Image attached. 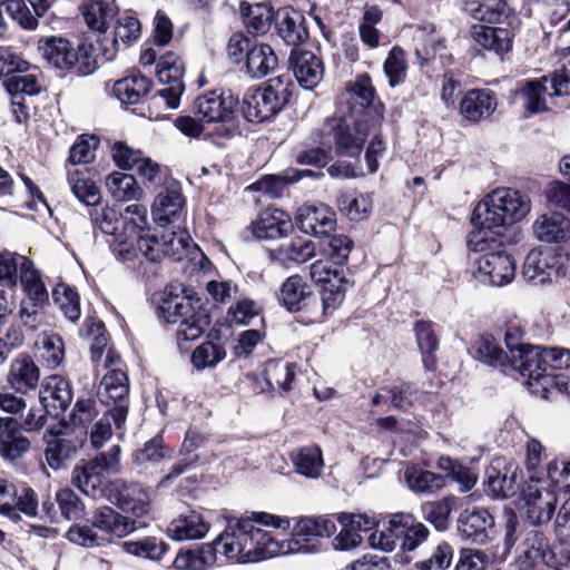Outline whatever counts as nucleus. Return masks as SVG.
I'll list each match as a JSON object with an SVG mask.
<instances>
[{
	"mask_svg": "<svg viewBox=\"0 0 570 570\" xmlns=\"http://www.w3.org/2000/svg\"><path fill=\"white\" fill-rule=\"evenodd\" d=\"M291 519L267 512H247L240 518H228L216 538L222 554L237 563L257 562L284 553V547L262 527L288 530Z\"/></svg>",
	"mask_w": 570,
	"mask_h": 570,
	"instance_id": "obj_1",
	"label": "nucleus"
},
{
	"mask_svg": "<svg viewBox=\"0 0 570 570\" xmlns=\"http://www.w3.org/2000/svg\"><path fill=\"white\" fill-rule=\"evenodd\" d=\"M462 9L473 19L488 24H473L470 28L471 38L488 51L502 56L512 49L513 29L518 17L503 0H466Z\"/></svg>",
	"mask_w": 570,
	"mask_h": 570,
	"instance_id": "obj_2",
	"label": "nucleus"
},
{
	"mask_svg": "<svg viewBox=\"0 0 570 570\" xmlns=\"http://www.w3.org/2000/svg\"><path fill=\"white\" fill-rule=\"evenodd\" d=\"M529 212L530 200L527 196L512 188H498L475 206L471 222L475 227L492 229L517 223Z\"/></svg>",
	"mask_w": 570,
	"mask_h": 570,
	"instance_id": "obj_3",
	"label": "nucleus"
},
{
	"mask_svg": "<svg viewBox=\"0 0 570 570\" xmlns=\"http://www.w3.org/2000/svg\"><path fill=\"white\" fill-rule=\"evenodd\" d=\"M159 309L167 323L178 324L176 337L179 345L199 338L209 325L207 311L199 299L190 296L165 293Z\"/></svg>",
	"mask_w": 570,
	"mask_h": 570,
	"instance_id": "obj_4",
	"label": "nucleus"
},
{
	"mask_svg": "<svg viewBox=\"0 0 570 570\" xmlns=\"http://www.w3.org/2000/svg\"><path fill=\"white\" fill-rule=\"evenodd\" d=\"M120 451L119 445H112L108 451L101 452L92 459L81 460L72 469V485L94 500L106 498L105 474L120 471Z\"/></svg>",
	"mask_w": 570,
	"mask_h": 570,
	"instance_id": "obj_5",
	"label": "nucleus"
},
{
	"mask_svg": "<svg viewBox=\"0 0 570 570\" xmlns=\"http://www.w3.org/2000/svg\"><path fill=\"white\" fill-rule=\"evenodd\" d=\"M379 127V125H370L362 117L347 115L327 118L322 134L332 138L338 156L357 157L368 135Z\"/></svg>",
	"mask_w": 570,
	"mask_h": 570,
	"instance_id": "obj_6",
	"label": "nucleus"
},
{
	"mask_svg": "<svg viewBox=\"0 0 570 570\" xmlns=\"http://www.w3.org/2000/svg\"><path fill=\"white\" fill-rule=\"evenodd\" d=\"M429 529L421 522L415 520L410 514H394L389 521V527L380 531V533H372L370 537L371 543L385 551H392L395 547V540L401 539V547L404 552L414 551L428 538Z\"/></svg>",
	"mask_w": 570,
	"mask_h": 570,
	"instance_id": "obj_7",
	"label": "nucleus"
},
{
	"mask_svg": "<svg viewBox=\"0 0 570 570\" xmlns=\"http://www.w3.org/2000/svg\"><path fill=\"white\" fill-rule=\"evenodd\" d=\"M89 217L95 228L112 237L110 247L118 261L132 262L140 256V248L132 245L122 227L121 212L114 207L96 205L89 209Z\"/></svg>",
	"mask_w": 570,
	"mask_h": 570,
	"instance_id": "obj_8",
	"label": "nucleus"
},
{
	"mask_svg": "<svg viewBox=\"0 0 570 570\" xmlns=\"http://www.w3.org/2000/svg\"><path fill=\"white\" fill-rule=\"evenodd\" d=\"M570 94V60L557 69L552 77H542L538 80L525 82L518 95L522 106L530 114L547 110L546 96H563Z\"/></svg>",
	"mask_w": 570,
	"mask_h": 570,
	"instance_id": "obj_9",
	"label": "nucleus"
},
{
	"mask_svg": "<svg viewBox=\"0 0 570 570\" xmlns=\"http://www.w3.org/2000/svg\"><path fill=\"white\" fill-rule=\"evenodd\" d=\"M289 92L279 78L269 80L264 88L246 94L243 115L252 122H262L275 116L288 101Z\"/></svg>",
	"mask_w": 570,
	"mask_h": 570,
	"instance_id": "obj_10",
	"label": "nucleus"
},
{
	"mask_svg": "<svg viewBox=\"0 0 570 570\" xmlns=\"http://www.w3.org/2000/svg\"><path fill=\"white\" fill-rule=\"evenodd\" d=\"M277 299L291 313H304L311 323L322 322L318 297L301 275L287 277Z\"/></svg>",
	"mask_w": 570,
	"mask_h": 570,
	"instance_id": "obj_11",
	"label": "nucleus"
},
{
	"mask_svg": "<svg viewBox=\"0 0 570 570\" xmlns=\"http://www.w3.org/2000/svg\"><path fill=\"white\" fill-rule=\"evenodd\" d=\"M128 394L129 379L125 371L111 368L102 376L97 396L102 404L112 406L109 409V414L116 429L125 425L128 414Z\"/></svg>",
	"mask_w": 570,
	"mask_h": 570,
	"instance_id": "obj_12",
	"label": "nucleus"
},
{
	"mask_svg": "<svg viewBox=\"0 0 570 570\" xmlns=\"http://www.w3.org/2000/svg\"><path fill=\"white\" fill-rule=\"evenodd\" d=\"M374 98L375 89L367 73L356 76L353 82L346 85L348 115L362 117L370 125L381 126L383 114Z\"/></svg>",
	"mask_w": 570,
	"mask_h": 570,
	"instance_id": "obj_13",
	"label": "nucleus"
},
{
	"mask_svg": "<svg viewBox=\"0 0 570 570\" xmlns=\"http://www.w3.org/2000/svg\"><path fill=\"white\" fill-rule=\"evenodd\" d=\"M177 229L163 234L160 240L154 235L142 239V244L137 245L140 248V255L150 262H158L165 256L180 261L188 252L193 240L185 228L179 226Z\"/></svg>",
	"mask_w": 570,
	"mask_h": 570,
	"instance_id": "obj_14",
	"label": "nucleus"
},
{
	"mask_svg": "<svg viewBox=\"0 0 570 570\" xmlns=\"http://www.w3.org/2000/svg\"><path fill=\"white\" fill-rule=\"evenodd\" d=\"M184 71L185 63L177 53L169 51L160 56L156 75L159 82L165 87L158 94L171 109L179 106L180 97L185 90Z\"/></svg>",
	"mask_w": 570,
	"mask_h": 570,
	"instance_id": "obj_15",
	"label": "nucleus"
},
{
	"mask_svg": "<svg viewBox=\"0 0 570 570\" xmlns=\"http://www.w3.org/2000/svg\"><path fill=\"white\" fill-rule=\"evenodd\" d=\"M35 517L38 514V498L26 484H13L0 478V514L19 520V513Z\"/></svg>",
	"mask_w": 570,
	"mask_h": 570,
	"instance_id": "obj_16",
	"label": "nucleus"
},
{
	"mask_svg": "<svg viewBox=\"0 0 570 570\" xmlns=\"http://www.w3.org/2000/svg\"><path fill=\"white\" fill-rule=\"evenodd\" d=\"M473 271L474 278L492 286H504L512 282L515 275V263L504 250L491 252L476 259Z\"/></svg>",
	"mask_w": 570,
	"mask_h": 570,
	"instance_id": "obj_17",
	"label": "nucleus"
},
{
	"mask_svg": "<svg viewBox=\"0 0 570 570\" xmlns=\"http://www.w3.org/2000/svg\"><path fill=\"white\" fill-rule=\"evenodd\" d=\"M293 520L292 535L297 551H315L320 539L328 538L336 531V523L330 517H299Z\"/></svg>",
	"mask_w": 570,
	"mask_h": 570,
	"instance_id": "obj_18",
	"label": "nucleus"
},
{
	"mask_svg": "<svg viewBox=\"0 0 570 570\" xmlns=\"http://www.w3.org/2000/svg\"><path fill=\"white\" fill-rule=\"evenodd\" d=\"M560 275V257L551 249H531L523 262L521 276L532 286L550 284Z\"/></svg>",
	"mask_w": 570,
	"mask_h": 570,
	"instance_id": "obj_19",
	"label": "nucleus"
},
{
	"mask_svg": "<svg viewBox=\"0 0 570 570\" xmlns=\"http://www.w3.org/2000/svg\"><path fill=\"white\" fill-rule=\"evenodd\" d=\"M527 517L533 524L547 523L551 520L557 495L549 482H529L523 491Z\"/></svg>",
	"mask_w": 570,
	"mask_h": 570,
	"instance_id": "obj_20",
	"label": "nucleus"
},
{
	"mask_svg": "<svg viewBox=\"0 0 570 570\" xmlns=\"http://www.w3.org/2000/svg\"><path fill=\"white\" fill-rule=\"evenodd\" d=\"M114 502L124 513L132 518H142L150 511L151 495L149 488L137 482L116 481Z\"/></svg>",
	"mask_w": 570,
	"mask_h": 570,
	"instance_id": "obj_21",
	"label": "nucleus"
},
{
	"mask_svg": "<svg viewBox=\"0 0 570 570\" xmlns=\"http://www.w3.org/2000/svg\"><path fill=\"white\" fill-rule=\"evenodd\" d=\"M298 228L315 237L330 236L336 227L335 212L325 204L303 205L296 214Z\"/></svg>",
	"mask_w": 570,
	"mask_h": 570,
	"instance_id": "obj_22",
	"label": "nucleus"
},
{
	"mask_svg": "<svg viewBox=\"0 0 570 570\" xmlns=\"http://www.w3.org/2000/svg\"><path fill=\"white\" fill-rule=\"evenodd\" d=\"M236 101L232 95L212 90L198 96L194 101V111L205 122H228L233 118Z\"/></svg>",
	"mask_w": 570,
	"mask_h": 570,
	"instance_id": "obj_23",
	"label": "nucleus"
},
{
	"mask_svg": "<svg viewBox=\"0 0 570 570\" xmlns=\"http://www.w3.org/2000/svg\"><path fill=\"white\" fill-rule=\"evenodd\" d=\"M155 223L161 227L173 225L179 228L185 220V198L177 188L160 191L151 206Z\"/></svg>",
	"mask_w": 570,
	"mask_h": 570,
	"instance_id": "obj_24",
	"label": "nucleus"
},
{
	"mask_svg": "<svg viewBox=\"0 0 570 570\" xmlns=\"http://www.w3.org/2000/svg\"><path fill=\"white\" fill-rule=\"evenodd\" d=\"M494 525V519L487 509L473 508L464 510L458 518V533L476 544H484L489 540V530Z\"/></svg>",
	"mask_w": 570,
	"mask_h": 570,
	"instance_id": "obj_25",
	"label": "nucleus"
},
{
	"mask_svg": "<svg viewBox=\"0 0 570 570\" xmlns=\"http://www.w3.org/2000/svg\"><path fill=\"white\" fill-rule=\"evenodd\" d=\"M91 524L108 539L109 537L124 538L139 528L135 519H130L108 505L99 507L94 511Z\"/></svg>",
	"mask_w": 570,
	"mask_h": 570,
	"instance_id": "obj_26",
	"label": "nucleus"
},
{
	"mask_svg": "<svg viewBox=\"0 0 570 570\" xmlns=\"http://www.w3.org/2000/svg\"><path fill=\"white\" fill-rule=\"evenodd\" d=\"M274 23L278 37L288 46H298L308 38L305 17L292 7L279 8Z\"/></svg>",
	"mask_w": 570,
	"mask_h": 570,
	"instance_id": "obj_27",
	"label": "nucleus"
},
{
	"mask_svg": "<svg viewBox=\"0 0 570 570\" xmlns=\"http://www.w3.org/2000/svg\"><path fill=\"white\" fill-rule=\"evenodd\" d=\"M532 232L541 243H564L570 239V219L561 213L542 214L533 222Z\"/></svg>",
	"mask_w": 570,
	"mask_h": 570,
	"instance_id": "obj_28",
	"label": "nucleus"
},
{
	"mask_svg": "<svg viewBox=\"0 0 570 570\" xmlns=\"http://www.w3.org/2000/svg\"><path fill=\"white\" fill-rule=\"evenodd\" d=\"M252 229L258 239H276L288 235L293 229V223L284 210L267 208L253 222Z\"/></svg>",
	"mask_w": 570,
	"mask_h": 570,
	"instance_id": "obj_29",
	"label": "nucleus"
},
{
	"mask_svg": "<svg viewBox=\"0 0 570 570\" xmlns=\"http://www.w3.org/2000/svg\"><path fill=\"white\" fill-rule=\"evenodd\" d=\"M289 63L296 80L305 89H314L323 79V62L311 51H292Z\"/></svg>",
	"mask_w": 570,
	"mask_h": 570,
	"instance_id": "obj_30",
	"label": "nucleus"
},
{
	"mask_svg": "<svg viewBox=\"0 0 570 570\" xmlns=\"http://www.w3.org/2000/svg\"><path fill=\"white\" fill-rule=\"evenodd\" d=\"M508 364L521 376L539 381L548 368L546 347L528 344L519 348L518 354L509 358Z\"/></svg>",
	"mask_w": 570,
	"mask_h": 570,
	"instance_id": "obj_31",
	"label": "nucleus"
},
{
	"mask_svg": "<svg viewBox=\"0 0 570 570\" xmlns=\"http://www.w3.org/2000/svg\"><path fill=\"white\" fill-rule=\"evenodd\" d=\"M40 370L28 354H19L9 366L7 382L12 390L26 394L38 386Z\"/></svg>",
	"mask_w": 570,
	"mask_h": 570,
	"instance_id": "obj_32",
	"label": "nucleus"
},
{
	"mask_svg": "<svg viewBox=\"0 0 570 570\" xmlns=\"http://www.w3.org/2000/svg\"><path fill=\"white\" fill-rule=\"evenodd\" d=\"M39 51L48 63L57 69L82 72V69L77 66L78 52L67 39L50 38L39 47Z\"/></svg>",
	"mask_w": 570,
	"mask_h": 570,
	"instance_id": "obj_33",
	"label": "nucleus"
},
{
	"mask_svg": "<svg viewBox=\"0 0 570 570\" xmlns=\"http://www.w3.org/2000/svg\"><path fill=\"white\" fill-rule=\"evenodd\" d=\"M524 464L529 473V482L537 483H546L548 475H553L560 468L559 460L547 461L544 446L535 439L527 442Z\"/></svg>",
	"mask_w": 570,
	"mask_h": 570,
	"instance_id": "obj_34",
	"label": "nucleus"
},
{
	"mask_svg": "<svg viewBox=\"0 0 570 570\" xmlns=\"http://www.w3.org/2000/svg\"><path fill=\"white\" fill-rule=\"evenodd\" d=\"M208 531L209 523L196 511L179 514L167 528V534L176 541L203 539Z\"/></svg>",
	"mask_w": 570,
	"mask_h": 570,
	"instance_id": "obj_35",
	"label": "nucleus"
},
{
	"mask_svg": "<svg viewBox=\"0 0 570 570\" xmlns=\"http://www.w3.org/2000/svg\"><path fill=\"white\" fill-rule=\"evenodd\" d=\"M18 421L12 417H0V455L16 460L27 453L30 441L18 431Z\"/></svg>",
	"mask_w": 570,
	"mask_h": 570,
	"instance_id": "obj_36",
	"label": "nucleus"
},
{
	"mask_svg": "<svg viewBox=\"0 0 570 570\" xmlns=\"http://www.w3.org/2000/svg\"><path fill=\"white\" fill-rule=\"evenodd\" d=\"M43 441L47 444L46 460L53 470H58L65 460L76 454L78 449L73 440L62 436V426L57 430L53 428L46 430Z\"/></svg>",
	"mask_w": 570,
	"mask_h": 570,
	"instance_id": "obj_37",
	"label": "nucleus"
},
{
	"mask_svg": "<svg viewBox=\"0 0 570 570\" xmlns=\"http://www.w3.org/2000/svg\"><path fill=\"white\" fill-rule=\"evenodd\" d=\"M497 107L494 96L489 90H470L461 101L460 111L469 120L478 121L489 117Z\"/></svg>",
	"mask_w": 570,
	"mask_h": 570,
	"instance_id": "obj_38",
	"label": "nucleus"
},
{
	"mask_svg": "<svg viewBox=\"0 0 570 570\" xmlns=\"http://www.w3.org/2000/svg\"><path fill=\"white\" fill-rule=\"evenodd\" d=\"M278 65L273 48L266 43L253 46L246 55V68L252 78L261 79L269 75Z\"/></svg>",
	"mask_w": 570,
	"mask_h": 570,
	"instance_id": "obj_39",
	"label": "nucleus"
},
{
	"mask_svg": "<svg viewBox=\"0 0 570 570\" xmlns=\"http://www.w3.org/2000/svg\"><path fill=\"white\" fill-rule=\"evenodd\" d=\"M124 219L122 227L126 229L128 238L134 246L141 245L142 239L147 238L148 233V212L147 207L141 204H130L121 212Z\"/></svg>",
	"mask_w": 570,
	"mask_h": 570,
	"instance_id": "obj_40",
	"label": "nucleus"
},
{
	"mask_svg": "<svg viewBox=\"0 0 570 570\" xmlns=\"http://www.w3.org/2000/svg\"><path fill=\"white\" fill-rule=\"evenodd\" d=\"M151 82L140 73L120 79L114 85V95L126 105L138 104L150 90Z\"/></svg>",
	"mask_w": 570,
	"mask_h": 570,
	"instance_id": "obj_41",
	"label": "nucleus"
},
{
	"mask_svg": "<svg viewBox=\"0 0 570 570\" xmlns=\"http://www.w3.org/2000/svg\"><path fill=\"white\" fill-rule=\"evenodd\" d=\"M106 187L117 202L140 200L144 191L130 174L114 171L106 179Z\"/></svg>",
	"mask_w": 570,
	"mask_h": 570,
	"instance_id": "obj_42",
	"label": "nucleus"
},
{
	"mask_svg": "<svg viewBox=\"0 0 570 570\" xmlns=\"http://www.w3.org/2000/svg\"><path fill=\"white\" fill-rule=\"evenodd\" d=\"M549 547V541L541 531L537 529L528 530L520 547V564L524 569L539 566L541 556L546 554Z\"/></svg>",
	"mask_w": 570,
	"mask_h": 570,
	"instance_id": "obj_43",
	"label": "nucleus"
},
{
	"mask_svg": "<svg viewBox=\"0 0 570 570\" xmlns=\"http://www.w3.org/2000/svg\"><path fill=\"white\" fill-rule=\"evenodd\" d=\"M240 11L248 32L253 35L266 33L272 22H275V12L272 7L264 3L248 4L242 2Z\"/></svg>",
	"mask_w": 570,
	"mask_h": 570,
	"instance_id": "obj_44",
	"label": "nucleus"
},
{
	"mask_svg": "<svg viewBox=\"0 0 570 570\" xmlns=\"http://www.w3.org/2000/svg\"><path fill=\"white\" fill-rule=\"evenodd\" d=\"M311 170H298V169H287L283 176H266L258 181L250 185V189L255 191H261L269 197H278L282 195L284 188L288 184H293L302 179L306 175H312Z\"/></svg>",
	"mask_w": 570,
	"mask_h": 570,
	"instance_id": "obj_45",
	"label": "nucleus"
},
{
	"mask_svg": "<svg viewBox=\"0 0 570 570\" xmlns=\"http://www.w3.org/2000/svg\"><path fill=\"white\" fill-rule=\"evenodd\" d=\"M81 12L89 29L105 32L115 16V8L102 0H90L82 4Z\"/></svg>",
	"mask_w": 570,
	"mask_h": 570,
	"instance_id": "obj_46",
	"label": "nucleus"
},
{
	"mask_svg": "<svg viewBox=\"0 0 570 570\" xmlns=\"http://www.w3.org/2000/svg\"><path fill=\"white\" fill-rule=\"evenodd\" d=\"M217 553H222V547H218L215 539L212 543L203 546L198 551H188L178 556L176 563L179 568L203 570L216 562Z\"/></svg>",
	"mask_w": 570,
	"mask_h": 570,
	"instance_id": "obj_47",
	"label": "nucleus"
},
{
	"mask_svg": "<svg viewBox=\"0 0 570 570\" xmlns=\"http://www.w3.org/2000/svg\"><path fill=\"white\" fill-rule=\"evenodd\" d=\"M122 548L135 557L160 561L168 550V544L157 537H146L137 541H125Z\"/></svg>",
	"mask_w": 570,
	"mask_h": 570,
	"instance_id": "obj_48",
	"label": "nucleus"
},
{
	"mask_svg": "<svg viewBox=\"0 0 570 570\" xmlns=\"http://www.w3.org/2000/svg\"><path fill=\"white\" fill-rule=\"evenodd\" d=\"M294 376V365L291 363L272 360L265 364L264 379L272 390L288 392Z\"/></svg>",
	"mask_w": 570,
	"mask_h": 570,
	"instance_id": "obj_49",
	"label": "nucleus"
},
{
	"mask_svg": "<svg viewBox=\"0 0 570 570\" xmlns=\"http://www.w3.org/2000/svg\"><path fill=\"white\" fill-rule=\"evenodd\" d=\"M167 458L163 445V438L156 435L147 441L142 449L132 454V462L138 472H145Z\"/></svg>",
	"mask_w": 570,
	"mask_h": 570,
	"instance_id": "obj_50",
	"label": "nucleus"
},
{
	"mask_svg": "<svg viewBox=\"0 0 570 570\" xmlns=\"http://www.w3.org/2000/svg\"><path fill=\"white\" fill-rule=\"evenodd\" d=\"M315 255V245L309 239L296 237L289 243L281 245L275 250L277 259L302 264L311 259Z\"/></svg>",
	"mask_w": 570,
	"mask_h": 570,
	"instance_id": "obj_51",
	"label": "nucleus"
},
{
	"mask_svg": "<svg viewBox=\"0 0 570 570\" xmlns=\"http://www.w3.org/2000/svg\"><path fill=\"white\" fill-rule=\"evenodd\" d=\"M473 355L479 361L491 366H505L509 363L507 353L490 336H481L473 345Z\"/></svg>",
	"mask_w": 570,
	"mask_h": 570,
	"instance_id": "obj_52",
	"label": "nucleus"
},
{
	"mask_svg": "<svg viewBox=\"0 0 570 570\" xmlns=\"http://www.w3.org/2000/svg\"><path fill=\"white\" fill-rule=\"evenodd\" d=\"M406 481L411 490L425 494L434 493L445 485L443 475L421 469L407 470Z\"/></svg>",
	"mask_w": 570,
	"mask_h": 570,
	"instance_id": "obj_53",
	"label": "nucleus"
},
{
	"mask_svg": "<svg viewBox=\"0 0 570 570\" xmlns=\"http://www.w3.org/2000/svg\"><path fill=\"white\" fill-rule=\"evenodd\" d=\"M414 330L417 346L423 354V365L428 371L434 370L435 358L433 352L438 347V338L432 328V324L421 321L415 324Z\"/></svg>",
	"mask_w": 570,
	"mask_h": 570,
	"instance_id": "obj_54",
	"label": "nucleus"
},
{
	"mask_svg": "<svg viewBox=\"0 0 570 570\" xmlns=\"http://www.w3.org/2000/svg\"><path fill=\"white\" fill-rule=\"evenodd\" d=\"M384 73L390 87L394 88L404 81L407 71L405 52L401 47H393L383 65Z\"/></svg>",
	"mask_w": 570,
	"mask_h": 570,
	"instance_id": "obj_55",
	"label": "nucleus"
},
{
	"mask_svg": "<svg viewBox=\"0 0 570 570\" xmlns=\"http://www.w3.org/2000/svg\"><path fill=\"white\" fill-rule=\"evenodd\" d=\"M56 501L61 517L66 520H80L86 514L85 503L70 488L60 489L56 493Z\"/></svg>",
	"mask_w": 570,
	"mask_h": 570,
	"instance_id": "obj_56",
	"label": "nucleus"
},
{
	"mask_svg": "<svg viewBox=\"0 0 570 570\" xmlns=\"http://www.w3.org/2000/svg\"><path fill=\"white\" fill-rule=\"evenodd\" d=\"M298 473L307 478H317L323 468L321 449L317 446L303 448L294 459Z\"/></svg>",
	"mask_w": 570,
	"mask_h": 570,
	"instance_id": "obj_57",
	"label": "nucleus"
},
{
	"mask_svg": "<svg viewBox=\"0 0 570 570\" xmlns=\"http://www.w3.org/2000/svg\"><path fill=\"white\" fill-rule=\"evenodd\" d=\"M347 285V279L343 277L341 282H333L323 286L321 298L318 299L322 321L328 313H332L342 304Z\"/></svg>",
	"mask_w": 570,
	"mask_h": 570,
	"instance_id": "obj_58",
	"label": "nucleus"
},
{
	"mask_svg": "<svg viewBox=\"0 0 570 570\" xmlns=\"http://www.w3.org/2000/svg\"><path fill=\"white\" fill-rule=\"evenodd\" d=\"M341 212L351 220H363L372 212V202L365 195H344L338 199Z\"/></svg>",
	"mask_w": 570,
	"mask_h": 570,
	"instance_id": "obj_59",
	"label": "nucleus"
},
{
	"mask_svg": "<svg viewBox=\"0 0 570 570\" xmlns=\"http://www.w3.org/2000/svg\"><path fill=\"white\" fill-rule=\"evenodd\" d=\"M453 559V548L448 542L436 544L431 554L415 562L419 570H444L450 567Z\"/></svg>",
	"mask_w": 570,
	"mask_h": 570,
	"instance_id": "obj_60",
	"label": "nucleus"
},
{
	"mask_svg": "<svg viewBox=\"0 0 570 570\" xmlns=\"http://www.w3.org/2000/svg\"><path fill=\"white\" fill-rule=\"evenodd\" d=\"M52 297L69 321L76 322L79 318L80 302L76 291L61 284L53 289Z\"/></svg>",
	"mask_w": 570,
	"mask_h": 570,
	"instance_id": "obj_61",
	"label": "nucleus"
},
{
	"mask_svg": "<svg viewBox=\"0 0 570 570\" xmlns=\"http://www.w3.org/2000/svg\"><path fill=\"white\" fill-rule=\"evenodd\" d=\"M226 356L225 350L212 342L199 345L191 355V363L197 370L214 367Z\"/></svg>",
	"mask_w": 570,
	"mask_h": 570,
	"instance_id": "obj_62",
	"label": "nucleus"
},
{
	"mask_svg": "<svg viewBox=\"0 0 570 570\" xmlns=\"http://www.w3.org/2000/svg\"><path fill=\"white\" fill-rule=\"evenodd\" d=\"M3 85L10 96H33L40 92L38 78L33 73L18 72L7 78Z\"/></svg>",
	"mask_w": 570,
	"mask_h": 570,
	"instance_id": "obj_63",
	"label": "nucleus"
},
{
	"mask_svg": "<svg viewBox=\"0 0 570 570\" xmlns=\"http://www.w3.org/2000/svg\"><path fill=\"white\" fill-rule=\"evenodd\" d=\"M70 185L73 195L88 206L95 207L100 200V195L95 183L85 175L75 174L70 176Z\"/></svg>",
	"mask_w": 570,
	"mask_h": 570,
	"instance_id": "obj_64",
	"label": "nucleus"
}]
</instances>
